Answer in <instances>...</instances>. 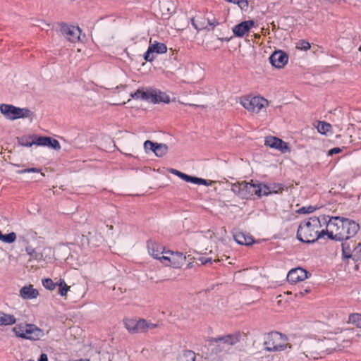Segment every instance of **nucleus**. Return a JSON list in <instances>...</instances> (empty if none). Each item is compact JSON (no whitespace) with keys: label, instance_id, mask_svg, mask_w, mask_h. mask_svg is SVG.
<instances>
[{"label":"nucleus","instance_id":"obj_1","mask_svg":"<svg viewBox=\"0 0 361 361\" xmlns=\"http://www.w3.org/2000/svg\"><path fill=\"white\" fill-rule=\"evenodd\" d=\"M326 235L331 239L345 241L352 238L359 231L360 226L354 221L339 216H322Z\"/></svg>","mask_w":361,"mask_h":361},{"label":"nucleus","instance_id":"obj_2","mask_svg":"<svg viewBox=\"0 0 361 361\" xmlns=\"http://www.w3.org/2000/svg\"><path fill=\"white\" fill-rule=\"evenodd\" d=\"M322 216H313L307 221L301 223L297 232V238L299 240L306 243L315 242L319 238L326 235Z\"/></svg>","mask_w":361,"mask_h":361},{"label":"nucleus","instance_id":"obj_3","mask_svg":"<svg viewBox=\"0 0 361 361\" xmlns=\"http://www.w3.org/2000/svg\"><path fill=\"white\" fill-rule=\"evenodd\" d=\"M299 349L302 351V354L306 353L311 354H330L337 351L331 334L327 337H324L322 339L305 338L300 341Z\"/></svg>","mask_w":361,"mask_h":361},{"label":"nucleus","instance_id":"obj_4","mask_svg":"<svg viewBox=\"0 0 361 361\" xmlns=\"http://www.w3.org/2000/svg\"><path fill=\"white\" fill-rule=\"evenodd\" d=\"M12 331L17 337L35 341L45 336L44 331L33 324H18L13 328Z\"/></svg>","mask_w":361,"mask_h":361},{"label":"nucleus","instance_id":"obj_5","mask_svg":"<svg viewBox=\"0 0 361 361\" xmlns=\"http://www.w3.org/2000/svg\"><path fill=\"white\" fill-rule=\"evenodd\" d=\"M337 351H343L357 341L360 334L355 329H345L339 333L331 334Z\"/></svg>","mask_w":361,"mask_h":361},{"label":"nucleus","instance_id":"obj_6","mask_svg":"<svg viewBox=\"0 0 361 361\" xmlns=\"http://www.w3.org/2000/svg\"><path fill=\"white\" fill-rule=\"evenodd\" d=\"M264 345L265 350L269 352L282 351L287 348H292L288 343L286 336L276 331L269 333L265 336Z\"/></svg>","mask_w":361,"mask_h":361},{"label":"nucleus","instance_id":"obj_7","mask_svg":"<svg viewBox=\"0 0 361 361\" xmlns=\"http://www.w3.org/2000/svg\"><path fill=\"white\" fill-rule=\"evenodd\" d=\"M240 103L249 112L253 114H259L269 106L268 100L260 96L242 97Z\"/></svg>","mask_w":361,"mask_h":361},{"label":"nucleus","instance_id":"obj_8","mask_svg":"<svg viewBox=\"0 0 361 361\" xmlns=\"http://www.w3.org/2000/svg\"><path fill=\"white\" fill-rule=\"evenodd\" d=\"M123 322L128 332L133 334L145 333L157 326L156 324L148 322L144 319H136L126 317Z\"/></svg>","mask_w":361,"mask_h":361},{"label":"nucleus","instance_id":"obj_9","mask_svg":"<svg viewBox=\"0 0 361 361\" xmlns=\"http://www.w3.org/2000/svg\"><path fill=\"white\" fill-rule=\"evenodd\" d=\"M343 257L361 262V241L350 238L342 243Z\"/></svg>","mask_w":361,"mask_h":361},{"label":"nucleus","instance_id":"obj_10","mask_svg":"<svg viewBox=\"0 0 361 361\" xmlns=\"http://www.w3.org/2000/svg\"><path fill=\"white\" fill-rule=\"evenodd\" d=\"M61 35L68 41L76 43L80 41L81 30L78 26L61 22L58 24Z\"/></svg>","mask_w":361,"mask_h":361},{"label":"nucleus","instance_id":"obj_11","mask_svg":"<svg viewBox=\"0 0 361 361\" xmlns=\"http://www.w3.org/2000/svg\"><path fill=\"white\" fill-rule=\"evenodd\" d=\"M185 256L181 252H173L167 250L165 255L161 257V263L175 269L180 268L185 263Z\"/></svg>","mask_w":361,"mask_h":361},{"label":"nucleus","instance_id":"obj_12","mask_svg":"<svg viewBox=\"0 0 361 361\" xmlns=\"http://www.w3.org/2000/svg\"><path fill=\"white\" fill-rule=\"evenodd\" d=\"M25 252L30 256V260L44 261L47 257L51 258L53 250L49 247H45L42 250L39 247L33 248L31 246L25 247Z\"/></svg>","mask_w":361,"mask_h":361},{"label":"nucleus","instance_id":"obj_13","mask_svg":"<svg viewBox=\"0 0 361 361\" xmlns=\"http://www.w3.org/2000/svg\"><path fill=\"white\" fill-rule=\"evenodd\" d=\"M307 278L308 272L301 267L292 269L287 274V280L290 283H296L300 281H303Z\"/></svg>","mask_w":361,"mask_h":361},{"label":"nucleus","instance_id":"obj_14","mask_svg":"<svg viewBox=\"0 0 361 361\" xmlns=\"http://www.w3.org/2000/svg\"><path fill=\"white\" fill-rule=\"evenodd\" d=\"M169 172L171 173L172 174L177 176L180 178H181L188 183H192L197 184V185H210L212 184V181H210V180L208 182V180H207L205 179L189 176L188 174L182 173L181 171L174 169H170Z\"/></svg>","mask_w":361,"mask_h":361},{"label":"nucleus","instance_id":"obj_15","mask_svg":"<svg viewBox=\"0 0 361 361\" xmlns=\"http://www.w3.org/2000/svg\"><path fill=\"white\" fill-rule=\"evenodd\" d=\"M150 44L148 47L147 51L144 54V59L146 61H152L154 60L153 53L156 52L157 54H164L166 52L167 48L166 46L163 43L155 42L154 44H152L150 41Z\"/></svg>","mask_w":361,"mask_h":361},{"label":"nucleus","instance_id":"obj_16","mask_svg":"<svg viewBox=\"0 0 361 361\" xmlns=\"http://www.w3.org/2000/svg\"><path fill=\"white\" fill-rule=\"evenodd\" d=\"M264 143L265 145L269 146L271 148L278 149L282 153H285L290 151L288 144L276 137H267L265 138Z\"/></svg>","mask_w":361,"mask_h":361},{"label":"nucleus","instance_id":"obj_17","mask_svg":"<svg viewBox=\"0 0 361 361\" xmlns=\"http://www.w3.org/2000/svg\"><path fill=\"white\" fill-rule=\"evenodd\" d=\"M270 63L277 68H281L288 63V55L279 50L274 51L269 57Z\"/></svg>","mask_w":361,"mask_h":361},{"label":"nucleus","instance_id":"obj_18","mask_svg":"<svg viewBox=\"0 0 361 361\" xmlns=\"http://www.w3.org/2000/svg\"><path fill=\"white\" fill-rule=\"evenodd\" d=\"M147 248L149 255L161 262V257L164 256L166 252L164 247L156 242L148 241Z\"/></svg>","mask_w":361,"mask_h":361},{"label":"nucleus","instance_id":"obj_19","mask_svg":"<svg viewBox=\"0 0 361 361\" xmlns=\"http://www.w3.org/2000/svg\"><path fill=\"white\" fill-rule=\"evenodd\" d=\"M255 25V23L253 20H246L243 21L233 28V32L236 37H243L246 33L248 32L250 29L253 27Z\"/></svg>","mask_w":361,"mask_h":361},{"label":"nucleus","instance_id":"obj_20","mask_svg":"<svg viewBox=\"0 0 361 361\" xmlns=\"http://www.w3.org/2000/svg\"><path fill=\"white\" fill-rule=\"evenodd\" d=\"M148 100L151 101L153 103H169L170 102L169 97L163 92H161L158 90H150L149 94Z\"/></svg>","mask_w":361,"mask_h":361},{"label":"nucleus","instance_id":"obj_21","mask_svg":"<svg viewBox=\"0 0 361 361\" xmlns=\"http://www.w3.org/2000/svg\"><path fill=\"white\" fill-rule=\"evenodd\" d=\"M39 295L38 290L33 286H24L20 290V295L25 300L36 298Z\"/></svg>","mask_w":361,"mask_h":361},{"label":"nucleus","instance_id":"obj_22","mask_svg":"<svg viewBox=\"0 0 361 361\" xmlns=\"http://www.w3.org/2000/svg\"><path fill=\"white\" fill-rule=\"evenodd\" d=\"M159 8L163 17L168 18L173 11V4L170 0H164L159 2Z\"/></svg>","mask_w":361,"mask_h":361},{"label":"nucleus","instance_id":"obj_23","mask_svg":"<svg viewBox=\"0 0 361 361\" xmlns=\"http://www.w3.org/2000/svg\"><path fill=\"white\" fill-rule=\"evenodd\" d=\"M234 239L240 245H250L254 242L251 235H247L243 232H237L234 235Z\"/></svg>","mask_w":361,"mask_h":361},{"label":"nucleus","instance_id":"obj_24","mask_svg":"<svg viewBox=\"0 0 361 361\" xmlns=\"http://www.w3.org/2000/svg\"><path fill=\"white\" fill-rule=\"evenodd\" d=\"M16 108L11 104H2L0 105V111L7 119L13 120Z\"/></svg>","mask_w":361,"mask_h":361},{"label":"nucleus","instance_id":"obj_25","mask_svg":"<svg viewBox=\"0 0 361 361\" xmlns=\"http://www.w3.org/2000/svg\"><path fill=\"white\" fill-rule=\"evenodd\" d=\"M16 319L13 314H7L0 311V326H8L14 324Z\"/></svg>","mask_w":361,"mask_h":361},{"label":"nucleus","instance_id":"obj_26","mask_svg":"<svg viewBox=\"0 0 361 361\" xmlns=\"http://www.w3.org/2000/svg\"><path fill=\"white\" fill-rule=\"evenodd\" d=\"M15 110V114L13 120L18 118H30L32 116V112L27 108H19L16 107Z\"/></svg>","mask_w":361,"mask_h":361},{"label":"nucleus","instance_id":"obj_27","mask_svg":"<svg viewBox=\"0 0 361 361\" xmlns=\"http://www.w3.org/2000/svg\"><path fill=\"white\" fill-rule=\"evenodd\" d=\"M216 343H224L228 345H234L238 343V336L228 335L224 337H220L214 339Z\"/></svg>","mask_w":361,"mask_h":361},{"label":"nucleus","instance_id":"obj_28","mask_svg":"<svg viewBox=\"0 0 361 361\" xmlns=\"http://www.w3.org/2000/svg\"><path fill=\"white\" fill-rule=\"evenodd\" d=\"M168 152V146L166 144L163 143H155L154 149H153V152L157 157H163Z\"/></svg>","mask_w":361,"mask_h":361},{"label":"nucleus","instance_id":"obj_29","mask_svg":"<svg viewBox=\"0 0 361 361\" xmlns=\"http://www.w3.org/2000/svg\"><path fill=\"white\" fill-rule=\"evenodd\" d=\"M149 94V90L145 92L143 90L138 89L135 92L130 94V97L134 99L148 100Z\"/></svg>","mask_w":361,"mask_h":361},{"label":"nucleus","instance_id":"obj_30","mask_svg":"<svg viewBox=\"0 0 361 361\" xmlns=\"http://www.w3.org/2000/svg\"><path fill=\"white\" fill-rule=\"evenodd\" d=\"M17 238L16 233L14 232H11L8 234H3L0 231V240L5 243H12L16 241Z\"/></svg>","mask_w":361,"mask_h":361},{"label":"nucleus","instance_id":"obj_31","mask_svg":"<svg viewBox=\"0 0 361 361\" xmlns=\"http://www.w3.org/2000/svg\"><path fill=\"white\" fill-rule=\"evenodd\" d=\"M195 354L191 350L183 351L178 357V361H195Z\"/></svg>","mask_w":361,"mask_h":361},{"label":"nucleus","instance_id":"obj_32","mask_svg":"<svg viewBox=\"0 0 361 361\" xmlns=\"http://www.w3.org/2000/svg\"><path fill=\"white\" fill-rule=\"evenodd\" d=\"M315 127L317 129L318 132L321 134H326L331 129V124L324 121H319L317 124L315 126Z\"/></svg>","mask_w":361,"mask_h":361},{"label":"nucleus","instance_id":"obj_33","mask_svg":"<svg viewBox=\"0 0 361 361\" xmlns=\"http://www.w3.org/2000/svg\"><path fill=\"white\" fill-rule=\"evenodd\" d=\"M349 323L355 325L357 328L361 329V314L353 313L349 315Z\"/></svg>","mask_w":361,"mask_h":361},{"label":"nucleus","instance_id":"obj_34","mask_svg":"<svg viewBox=\"0 0 361 361\" xmlns=\"http://www.w3.org/2000/svg\"><path fill=\"white\" fill-rule=\"evenodd\" d=\"M257 190L259 191L258 196L268 195L273 193V190H271V187L266 185L259 184Z\"/></svg>","mask_w":361,"mask_h":361},{"label":"nucleus","instance_id":"obj_35","mask_svg":"<svg viewBox=\"0 0 361 361\" xmlns=\"http://www.w3.org/2000/svg\"><path fill=\"white\" fill-rule=\"evenodd\" d=\"M57 286L59 287V294L61 296H66L70 287L66 285L64 280L60 279Z\"/></svg>","mask_w":361,"mask_h":361},{"label":"nucleus","instance_id":"obj_36","mask_svg":"<svg viewBox=\"0 0 361 361\" xmlns=\"http://www.w3.org/2000/svg\"><path fill=\"white\" fill-rule=\"evenodd\" d=\"M49 138L50 137L40 136L35 140V143L38 146L48 147L49 143H50Z\"/></svg>","mask_w":361,"mask_h":361},{"label":"nucleus","instance_id":"obj_37","mask_svg":"<svg viewBox=\"0 0 361 361\" xmlns=\"http://www.w3.org/2000/svg\"><path fill=\"white\" fill-rule=\"evenodd\" d=\"M248 192H247V198L253 195H258V185L248 183L247 184Z\"/></svg>","mask_w":361,"mask_h":361},{"label":"nucleus","instance_id":"obj_38","mask_svg":"<svg viewBox=\"0 0 361 361\" xmlns=\"http://www.w3.org/2000/svg\"><path fill=\"white\" fill-rule=\"evenodd\" d=\"M42 284L45 288L52 290L56 288L58 283H54L51 279H46L42 280Z\"/></svg>","mask_w":361,"mask_h":361},{"label":"nucleus","instance_id":"obj_39","mask_svg":"<svg viewBox=\"0 0 361 361\" xmlns=\"http://www.w3.org/2000/svg\"><path fill=\"white\" fill-rule=\"evenodd\" d=\"M31 140V137H21L20 139H19V144L22 146H25V147H31L33 145H35V140Z\"/></svg>","mask_w":361,"mask_h":361},{"label":"nucleus","instance_id":"obj_40","mask_svg":"<svg viewBox=\"0 0 361 361\" xmlns=\"http://www.w3.org/2000/svg\"><path fill=\"white\" fill-rule=\"evenodd\" d=\"M310 47H311L310 44L308 42L303 40V39L300 40L296 44V48L298 49L307 51V50L310 49Z\"/></svg>","mask_w":361,"mask_h":361},{"label":"nucleus","instance_id":"obj_41","mask_svg":"<svg viewBox=\"0 0 361 361\" xmlns=\"http://www.w3.org/2000/svg\"><path fill=\"white\" fill-rule=\"evenodd\" d=\"M247 182L242 181L240 183L241 185V192H243L241 194L242 198H247V192H248V188H247Z\"/></svg>","mask_w":361,"mask_h":361},{"label":"nucleus","instance_id":"obj_42","mask_svg":"<svg viewBox=\"0 0 361 361\" xmlns=\"http://www.w3.org/2000/svg\"><path fill=\"white\" fill-rule=\"evenodd\" d=\"M316 210V207L313 206L302 207L298 209L299 214H310Z\"/></svg>","mask_w":361,"mask_h":361},{"label":"nucleus","instance_id":"obj_43","mask_svg":"<svg viewBox=\"0 0 361 361\" xmlns=\"http://www.w3.org/2000/svg\"><path fill=\"white\" fill-rule=\"evenodd\" d=\"M49 142L48 147L52 148L54 149L59 150L61 149V145L59 141L56 139H53L51 137L49 138Z\"/></svg>","mask_w":361,"mask_h":361},{"label":"nucleus","instance_id":"obj_44","mask_svg":"<svg viewBox=\"0 0 361 361\" xmlns=\"http://www.w3.org/2000/svg\"><path fill=\"white\" fill-rule=\"evenodd\" d=\"M155 142H153L150 140H147L144 142V149L146 153L152 151L153 152V149H154Z\"/></svg>","mask_w":361,"mask_h":361},{"label":"nucleus","instance_id":"obj_45","mask_svg":"<svg viewBox=\"0 0 361 361\" xmlns=\"http://www.w3.org/2000/svg\"><path fill=\"white\" fill-rule=\"evenodd\" d=\"M231 190L235 194H236V195H239L240 197H241V194L243 192H241L240 183H237L233 184L232 186H231Z\"/></svg>","mask_w":361,"mask_h":361},{"label":"nucleus","instance_id":"obj_46","mask_svg":"<svg viewBox=\"0 0 361 361\" xmlns=\"http://www.w3.org/2000/svg\"><path fill=\"white\" fill-rule=\"evenodd\" d=\"M269 187H271V190H273V193L281 192L283 190V187L279 184H278V185L274 184V185H269Z\"/></svg>","mask_w":361,"mask_h":361},{"label":"nucleus","instance_id":"obj_47","mask_svg":"<svg viewBox=\"0 0 361 361\" xmlns=\"http://www.w3.org/2000/svg\"><path fill=\"white\" fill-rule=\"evenodd\" d=\"M30 172H33V173H39L40 172V170L37 169V168H28V169H25L24 170H20L18 171V173L19 174H22V173H30Z\"/></svg>","mask_w":361,"mask_h":361},{"label":"nucleus","instance_id":"obj_48","mask_svg":"<svg viewBox=\"0 0 361 361\" xmlns=\"http://www.w3.org/2000/svg\"><path fill=\"white\" fill-rule=\"evenodd\" d=\"M191 23H192V25L194 26V27L197 30H200L202 29H204L206 27H204V24H201L200 26H199L198 25H197V23H195V18H191Z\"/></svg>","mask_w":361,"mask_h":361},{"label":"nucleus","instance_id":"obj_49","mask_svg":"<svg viewBox=\"0 0 361 361\" xmlns=\"http://www.w3.org/2000/svg\"><path fill=\"white\" fill-rule=\"evenodd\" d=\"M198 260L201 262L202 264H207L209 262H212V258L210 257H200Z\"/></svg>","mask_w":361,"mask_h":361},{"label":"nucleus","instance_id":"obj_50","mask_svg":"<svg viewBox=\"0 0 361 361\" xmlns=\"http://www.w3.org/2000/svg\"><path fill=\"white\" fill-rule=\"evenodd\" d=\"M341 152V149L339 147H334L329 151V155H333L334 154H338Z\"/></svg>","mask_w":361,"mask_h":361},{"label":"nucleus","instance_id":"obj_51","mask_svg":"<svg viewBox=\"0 0 361 361\" xmlns=\"http://www.w3.org/2000/svg\"><path fill=\"white\" fill-rule=\"evenodd\" d=\"M205 238L212 239L214 236V233L211 231H207L204 235Z\"/></svg>","mask_w":361,"mask_h":361},{"label":"nucleus","instance_id":"obj_52","mask_svg":"<svg viewBox=\"0 0 361 361\" xmlns=\"http://www.w3.org/2000/svg\"><path fill=\"white\" fill-rule=\"evenodd\" d=\"M113 290L116 291V295H121V294H122L123 293L125 292V290H123L122 288H116L115 287H114Z\"/></svg>","mask_w":361,"mask_h":361},{"label":"nucleus","instance_id":"obj_53","mask_svg":"<svg viewBox=\"0 0 361 361\" xmlns=\"http://www.w3.org/2000/svg\"><path fill=\"white\" fill-rule=\"evenodd\" d=\"M39 361H48V357H47V354H45V353L41 354Z\"/></svg>","mask_w":361,"mask_h":361},{"label":"nucleus","instance_id":"obj_54","mask_svg":"<svg viewBox=\"0 0 361 361\" xmlns=\"http://www.w3.org/2000/svg\"><path fill=\"white\" fill-rule=\"evenodd\" d=\"M310 290L309 288H306V289H304V290H303V291H300V292L298 293V294H299V295H300L301 296H304V295H305V294H306V293H309V292H310Z\"/></svg>","mask_w":361,"mask_h":361},{"label":"nucleus","instance_id":"obj_55","mask_svg":"<svg viewBox=\"0 0 361 361\" xmlns=\"http://www.w3.org/2000/svg\"><path fill=\"white\" fill-rule=\"evenodd\" d=\"M208 23H209V25H212V26H213V27H214L215 25H218V24H219V23H218L217 21H216V20H214L213 22H211L209 20H208Z\"/></svg>","mask_w":361,"mask_h":361},{"label":"nucleus","instance_id":"obj_56","mask_svg":"<svg viewBox=\"0 0 361 361\" xmlns=\"http://www.w3.org/2000/svg\"><path fill=\"white\" fill-rule=\"evenodd\" d=\"M109 228L113 229V226H110Z\"/></svg>","mask_w":361,"mask_h":361},{"label":"nucleus","instance_id":"obj_57","mask_svg":"<svg viewBox=\"0 0 361 361\" xmlns=\"http://www.w3.org/2000/svg\"><path fill=\"white\" fill-rule=\"evenodd\" d=\"M359 51L361 52V46L359 48Z\"/></svg>","mask_w":361,"mask_h":361}]
</instances>
